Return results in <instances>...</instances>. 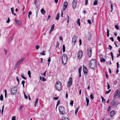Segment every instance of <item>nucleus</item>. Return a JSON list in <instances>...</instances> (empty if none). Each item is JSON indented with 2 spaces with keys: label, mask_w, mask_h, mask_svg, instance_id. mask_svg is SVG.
<instances>
[{
  "label": "nucleus",
  "mask_w": 120,
  "mask_h": 120,
  "mask_svg": "<svg viewBox=\"0 0 120 120\" xmlns=\"http://www.w3.org/2000/svg\"><path fill=\"white\" fill-rule=\"evenodd\" d=\"M96 60L95 59H92L90 63V67L91 69L95 70L97 66L96 64Z\"/></svg>",
  "instance_id": "obj_1"
},
{
  "label": "nucleus",
  "mask_w": 120,
  "mask_h": 120,
  "mask_svg": "<svg viewBox=\"0 0 120 120\" xmlns=\"http://www.w3.org/2000/svg\"><path fill=\"white\" fill-rule=\"evenodd\" d=\"M56 88L57 90L60 91L62 88L61 83L59 81L57 82L56 84Z\"/></svg>",
  "instance_id": "obj_2"
},
{
  "label": "nucleus",
  "mask_w": 120,
  "mask_h": 120,
  "mask_svg": "<svg viewBox=\"0 0 120 120\" xmlns=\"http://www.w3.org/2000/svg\"><path fill=\"white\" fill-rule=\"evenodd\" d=\"M68 60V57L67 55L64 54L63 55L62 58V62L64 64H65Z\"/></svg>",
  "instance_id": "obj_3"
},
{
  "label": "nucleus",
  "mask_w": 120,
  "mask_h": 120,
  "mask_svg": "<svg viewBox=\"0 0 120 120\" xmlns=\"http://www.w3.org/2000/svg\"><path fill=\"white\" fill-rule=\"evenodd\" d=\"M59 110L60 114L62 115H63L65 112V110L64 107L60 106L59 108Z\"/></svg>",
  "instance_id": "obj_4"
},
{
  "label": "nucleus",
  "mask_w": 120,
  "mask_h": 120,
  "mask_svg": "<svg viewBox=\"0 0 120 120\" xmlns=\"http://www.w3.org/2000/svg\"><path fill=\"white\" fill-rule=\"evenodd\" d=\"M17 86H15L13 88L11 89V93L12 94L14 95L16 94L17 91Z\"/></svg>",
  "instance_id": "obj_5"
},
{
  "label": "nucleus",
  "mask_w": 120,
  "mask_h": 120,
  "mask_svg": "<svg viewBox=\"0 0 120 120\" xmlns=\"http://www.w3.org/2000/svg\"><path fill=\"white\" fill-rule=\"evenodd\" d=\"M87 54L88 56L90 57L91 56L92 49L91 47H88L87 48Z\"/></svg>",
  "instance_id": "obj_6"
},
{
  "label": "nucleus",
  "mask_w": 120,
  "mask_h": 120,
  "mask_svg": "<svg viewBox=\"0 0 120 120\" xmlns=\"http://www.w3.org/2000/svg\"><path fill=\"white\" fill-rule=\"evenodd\" d=\"M77 39V37L76 35H74L72 38V44L74 46L75 44L76 41V40Z\"/></svg>",
  "instance_id": "obj_7"
},
{
  "label": "nucleus",
  "mask_w": 120,
  "mask_h": 120,
  "mask_svg": "<svg viewBox=\"0 0 120 120\" xmlns=\"http://www.w3.org/2000/svg\"><path fill=\"white\" fill-rule=\"evenodd\" d=\"M77 1L76 0H73L72 3V6L74 9H75L76 7Z\"/></svg>",
  "instance_id": "obj_8"
},
{
  "label": "nucleus",
  "mask_w": 120,
  "mask_h": 120,
  "mask_svg": "<svg viewBox=\"0 0 120 120\" xmlns=\"http://www.w3.org/2000/svg\"><path fill=\"white\" fill-rule=\"evenodd\" d=\"M83 55V53L81 50L79 51L78 54V59H80Z\"/></svg>",
  "instance_id": "obj_9"
},
{
  "label": "nucleus",
  "mask_w": 120,
  "mask_h": 120,
  "mask_svg": "<svg viewBox=\"0 0 120 120\" xmlns=\"http://www.w3.org/2000/svg\"><path fill=\"white\" fill-rule=\"evenodd\" d=\"M72 79L71 77L69 78V80L68 82V85H67V87H70L72 84Z\"/></svg>",
  "instance_id": "obj_10"
},
{
  "label": "nucleus",
  "mask_w": 120,
  "mask_h": 120,
  "mask_svg": "<svg viewBox=\"0 0 120 120\" xmlns=\"http://www.w3.org/2000/svg\"><path fill=\"white\" fill-rule=\"evenodd\" d=\"M83 71L85 75H87L88 70L86 67L84 66H83Z\"/></svg>",
  "instance_id": "obj_11"
},
{
  "label": "nucleus",
  "mask_w": 120,
  "mask_h": 120,
  "mask_svg": "<svg viewBox=\"0 0 120 120\" xmlns=\"http://www.w3.org/2000/svg\"><path fill=\"white\" fill-rule=\"evenodd\" d=\"M16 23L18 25L20 26L22 24V22L20 20H19L16 19H15L14 20Z\"/></svg>",
  "instance_id": "obj_12"
},
{
  "label": "nucleus",
  "mask_w": 120,
  "mask_h": 120,
  "mask_svg": "<svg viewBox=\"0 0 120 120\" xmlns=\"http://www.w3.org/2000/svg\"><path fill=\"white\" fill-rule=\"evenodd\" d=\"M68 5V3L67 2H64V7H63V9L64 10H65L66 9Z\"/></svg>",
  "instance_id": "obj_13"
},
{
  "label": "nucleus",
  "mask_w": 120,
  "mask_h": 120,
  "mask_svg": "<svg viewBox=\"0 0 120 120\" xmlns=\"http://www.w3.org/2000/svg\"><path fill=\"white\" fill-rule=\"evenodd\" d=\"M25 59V58L24 57H22L21 58L17 63V65H19Z\"/></svg>",
  "instance_id": "obj_14"
},
{
  "label": "nucleus",
  "mask_w": 120,
  "mask_h": 120,
  "mask_svg": "<svg viewBox=\"0 0 120 120\" xmlns=\"http://www.w3.org/2000/svg\"><path fill=\"white\" fill-rule=\"evenodd\" d=\"M115 111L113 110H112L110 112V116L112 117H113L115 114Z\"/></svg>",
  "instance_id": "obj_15"
},
{
  "label": "nucleus",
  "mask_w": 120,
  "mask_h": 120,
  "mask_svg": "<svg viewBox=\"0 0 120 120\" xmlns=\"http://www.w3.org/2000/svg\"><path fill=\"white\" fill-rule=\"evenodd\" d=\"M119 104L118 102L117 101H115L114 102V107H116Z\"/></svg>",
  "instance_id": "obj_16"
},
{
  "label": "nucleus",
  "mask_w": 120,
  "mask_h": 120,
  "mask_svg": "<svg viewBox=\"0 0 120 120\" xmlns=\"http://www.w3.org/2000/svg\"><path fill=\"white\" fill-rule=\"evenodd\" d=\"M86 105L88 106L89 105V101L88 98H87V97H86Z\"/></svg>",
  "instance_id": "obj_17"
},
{
  "label": "nucleus",
  "mask_w": 120,
  "mask_h": 120,
  "mask_svg": "<svg viewBox=\"0 0 120 120\" xmlns=\"http://www.w3.org/2000/svg\"><path fill=\"white\" fill-rule=\"evenodd\" d=\"M91 38V34H89L88 35L87 37V39L88 40H90Z\"/></svg>",
  "instance_id": "obj_18"
},
{
  "label": "nucleus",
  "mask_w": 120,
  "mask_h": 120,
  "mask_svg": "<svg viewBox=\"0 0 120 120\" xmlns=\"http://www.w3.org/2000/svg\"><path fill=\"white\" fill-rule=\"evenodd\" d=\"M119 92V90L118 89H117L116 92L114 94V98H115L117 96V94H118V92Z\"/></svg>",
  "instance_id": "obj_19"
},
{
  "label": "nucleus",
  "mask_w": 120,
  "mask_h": 120,
  "mask_svg": "<svg viewBox=\"0 0 120 120\" xmlns=\"http://www.w3.org/2000/svg\"><path fill=\"white\" fill-rule=\"evenodd\" d=\"M41 13L43 15L45 14V10L43 9L42 8L41 10Z\"/></svg>",
  "instance_id": "obj_20"
},
{
  "label": "nucleus",
  "mask_w": 120,
  "mask_h": 120,
  "mask_svg": "<svg viewBox=\"0 0 120 120\" xmlns=\"http://www.w3.org/2000/svg\"><path fill=\"white\" fill-rule=\"evenodd\" d=\"M77 23L78 24V25L79 26H80V19H78L76 21Z\"/></svg>",
  "instance_id": "obj_21"
},
{
  "label": "nucleus",
  "mask_w": 120,
  "mask_h": 120,
  "mask_svg": "<svg viewBox=\"0 0 120 120\" xmlns=\"http://www.w3.org/2000/svg\"><path fill=\"white\" fill-rule=\"evenodd\" d=\"M59 13H58L56 16V20H58L59 19Z\"/></svg>",
  "instance_id": "obj_22"
},
{
  "label": "nucleus",
  "mask_w": 120,
  "mask_h": 120,
  "mask_svg": "<svg viewBox=\"0 0 120 120\" xmlns=\"http://www.w3.org/2000/svg\"><path fill=\"white\" fill-rule=\"evenodd\" d=\"M38 101V98L36 99L34 104V106H36L37 104Z\"/></svg>",
  "instance_id": "obj_23"
},
{
  "label": "nucleus",
  "mask_w": 120,
  "mask_h": 120,
  "mask_svg": "<svg viewBox=\"0 0 120 120\" xmlns=\"http://www.w3.org/2000/svg\"><path fill=\"white\" fill-rule=\"evenodd\" d=\"M101 98L102 100V101L103 103H105L106 102V100H105L103 97H101Z\"/></svg>",
  "instance_id": "obj_24"
},
{
  "label": "nucleus",
  "mask_w": 120,
  "mask_h": 120,
  "mask_svg": "<svg viewBox=\"0 0 120 120\" xmlns=\"http://www.w3.org/2000/svg\"><path fill=\"white\" fill-rule=\"evenodd\" d=\"M48 59L47 61L49 62V63H48V66L49 67V64H50V62L51 61V59H50V57H49L48 58Z\"/></svg>",
  "instance_id": "obj_25"
},
{
  "label": "nucleus",
  "mask_w": 120,
  "mask_h": 120,
  "mask_svg": "<svg viewBox=\"0 0 120 120\" xmlns=\"http://www.w3.org/2000/svg\"><path fill=\"white\" fill-rule=\"evenodd\" d=\"M54 24H53L51 27V31H53V30L54 29Z\"/></svg>",
  "instance_id": "obj_26"
},
{
  "label": "nucleus",
  "mask_w": 120,
  "mask_h": 120,
  "mask_svg": "<svg viewBox=\"0 0 120 120\" xmlns=\"http://www.w3.org/2000/svg\"><path fill=\"white\" fill-rule=\"evenodd\" d=\"M79 108V107H78V108H76V110L75 111V114H76H76Z\"/></svg>",
  "instance_id": "obj_27"
},
{
  "label": "nucleus",
  "mask_w": 120,
  "mask_h": 120,
  "mask_svg": "<svg viewBox=\"0 0 120 120\" xmlns=\"http://www.w3.org/2000/svg\"><path fill=\"white\" fill-rule=\"evenodd\" d=\"M107 37H109V30L108 29H107Z\"/></svg>",
  "instance_id": "obj_28"
},
{
  "label": "nucleus",
  "mask_w": 120,
  "mask_h": 120,
  "mask_svg": "<svg viewBox=\"0 0 120 120\" xmlns=\"http://www.w3.org/2000/svg\"><path fill=\"white\" fill-rule=\"evenodd\" d=\"M63 52H64L65 51V47L64 44L63 46Z\"/></svg>",
  "instance_id": "obj_29"
},
{
  "label": "nucleus",
  "mask_w": 120,
  "mask_h": 120,
  "mask_svg": "<svg viewBox=\"0 0 120 120\" xmlns=\"http://www.w3.org/2000/svg\"><path fill=\"white\" fill-rule=\"evenodd\" d=\"M60 100H58V101L57 102V104L56 105V108L57 106L59 105V104H60Z\"/></svg>",
  "instance_id": "obj_30"
},
{
  "label": "nucleus",
  "mask_w": 120,
  "mask_h": 120,
  "mask_svg": "<svg viewBox=\"0 0 120 120\" xmlns=\"http://www.w3.org/2000/svg\"><path fill=\"white\" fill-rule=\"evenodd\" d=\"M21 77L24 79H26V78L25 77L24 75L23 74H22L21 75Z\"/></svg>",
  "instance_id": "obj_31"
},
{
  "label": "nucleus",
  "mask_w": 120,
  "mask_h": 120,
  "mask_svg": "<svg viewBox=\"0 0 120 120\" xmlns=\"http://www.w3.org/2000/svg\"><path fill=\"white\" fill-rule=\"evenodd\" d=\"M3 100V96L2 94H1L0 97V100L1 101H2Z\"/></svg>",
  "instance_id": "obj_32"
},
{
  "label": "nucleus",
  "mask_w": 120,
  "mask_h": 120,
  "mask_svg": "<svg viewBox=\"0 0 120 120\" xmlns=\"http://www.w3.org/2000/svg\"><path fill=\"white\" fill-rule=\"evenodd\" d=\"M101 61L103 62H105V59L104 58H101Z\"/></svg>",
  "instance_id": "obj_33"
},
{
  "label": "nucleus",
  "mask_w": 120,
  "mask_h": 120,
  "mask_svg": "<svg viewBox=\"0 0 120 120\" xmlns=\"http://www.w3.org/2000/svg\"><path fill=\"white\" fill-rule=\"evenodd\" d=\"M28 75L30 77H31V73L30 71H28Z\"/></svg>",
  "instance_id": "obj_34"
},
{
  "label": "nucleus",
  "mask_w": 120,
  "mask_h": 120,
  "mask_svg": "<svg viewBox=\"0 0 120 120\" xmlns=\"http://www.w3.org/2000/svg\"><path fill=\"white\" fill-rule=\"evenodd\" d=\"M73 101L72 100H71L70 101V105L71 106H73Z\"/></svg>",
  "instance_id": "obj_35"
},
{
  "label": "nucleus",
  "mask_w": 120,
  "mask_h": 120,
  "mask_svg": "<svg viewBox=\"0 0 120 120\" xmlns=\"http://www.w3.org/2000/svg\"><path fill=\"white\" fill-rule=\"evenodd\" d=\"M110 54L112 56V60H113V53L112 52H110Z\"/></svg>",
  "instance_id": "obj_36"
},
{
  "label": "nucleus",
  "mask_w": 120,
  "mask_h": 120,
  "mask_svg": "<svg viewBox=\"0 0 120 120\" xmlns=\"http://www.w3.org/2000/svg\"><path fill=\"white\" fill-rule=\"evenodd\" d=\"M97 0H95L94 1V2L93 5H97Z\"/></svg>",
  "instance_id": "obj_37"
},
{
  "label": "nucleus",
  "mask_w": 120,
  "mask_h": 120,
  "mask_svg": "<svg viewBox=\"0 0 120 120\" xmlns=\"http://www.w3.org/2000/svg\"><path fill=\"white\" fill-rule=\"evenodd\" d=\"M90 97L91 99H93L94 97H93V95L92 93H91L90 95Z\"/></svg>",
  "instance_id": "obj_38"
},
{
  "label": "nucleus",
  "mask_w": 120,
  "mask_h": 120,
  "mask_svg": "<svg viewBox=\"0 0 120 120\" xmlns=\"http://www.w3.org/2000/svg\"><path fill=\"white\" fill-rule=\"evenodd\" d=\"M115 27L117 30H119V26L117 25H116L115 26Z\"/></svg>",
  "instance_id": "obj_39"
},
{
  "label": "nucleus",
  "mask_w": 120,
  "mask_h": 120,
  "mask_svg": "<svg viewBox=\"0 0 120 120\" xmlns=\"http://www.w3.org/2000/svg\"><path fill=\"white\" fill-rule=\"evenodd\" d=\"M111 89H110L108 91H106V92L105 93L107 94H108L111 91Z\"/></svg>",
  "instance_id": "obj_40"
},
{
  "label": "nucleus",
  "mask_w": 120,
  "mask_h": 120,
  "mask_svg": "<svg viewBox=\"0 0 120 120\" xmlns=\"http://www.w3.org/2000/svg\"><path fill=\"white\" fill-rule=\"evenodd\" d=\"M111 12H112L113 10V6L112 3L111 4Z\"/></svg>",
  "instance_id": "obj_41"
},
{
  "label": "nucleus",
  "mask_w": 120,
  "mask_h": 120,
  "mask_svg": "<svg viewBox=\"0 0 120 120\" xmlns=\"http://www.w3.org/2000/svg\"><path fill=\"white\" fill-rule=\"evenodd\" d=\"M59 98V97H53V99L54 100H57Z\"/></svg>",
  "instance_id": "obj_42"
},
{
  "label": "nucleus",
  "mask_w": 120,
  "mask_h": 120,
  "mask_svg": "<svg viewBox=\"0 0 120 120\" xmlns=\"http://www.w3.org/2000/svg\"><path fill=\"white\" fill-rule=\"evenodd\" d=\"M59 43H58V42H57L56 43V48H58L59 47Z\"/></svg>",
  "instance_id": "obj_43"
},
{
  "label": "nucleus",
  "mask_w": 120,
  "mask_h": 120,
  "mask_svg": "<svg viewBox=\"0 0 120 120\" xmlns=\"http://www.w3.org/2000/svg\"><path fill=\"white\" fill-rule=\"evenodd\" d=\"M11 10L12 13H13L14 12V8L13 7L11 8Z\"/></svg>",
  "instance_id": "obj_44"
},
{
  "label": "nucleus",
  "mask_w": 120,
  "mask_h": 120,
  "mask_svg": "<svg viewBox=\"0 0 120 120\" xmlns=\"http://www.w3.org/2000/svg\"><path fill=\"white\" fill-rule=\"evenodd\" d=\"M39 46L38 45H36L35 46V48L37 50L39 49Z\"/></svg>",
  "instance_id": "obj_45"
},
{
  "label": "nucleus",
  "mask_w": 120,
  "mask_h": 120,
  "mask_svg": "<svg viewBox=\"0 0 120 120\" xmlns=\"http://www.w3.org/2000/svg\"><path fill=\"white\" fill-rule=\"evenodd\" d=\"M82 69V67H80L79 69V73H81V70Z\"/></svg>",
  "instance_id": "obj_46"
},
{
  "label": "nucleus",
  "mask_w": 120,
  "mask_h": 120,
  "mask_svg": "<svg viewBox=\"0 0 120 120\" xmlns=\"http://www.w3.org/2000/svg\"><path fill=\"white\" fill-rule=\"evenodd\" d=\"M19 65H17L16 64L15 67L14 68V70H15L17 68Z\"/></svg>",
  "instance_id": "obj_47"
},
{
  "label": "nucleus",
  "mask_w": 120,
  "mask_h": 120,
  "mask_svg": "<svg viewBox=\"0 0 120 120\" xmlns=\"http://www.w3.org/2000/svg\"><path fill=\"white\" fill-rule=\"evenodd\" d=\"M111 107L110 106H109L108 107L107 109V111H110V110L111 109Z\"/></svg>",
  "instance_id": "obj_48"
},
{
  "label": "nucleus",
  "mask_w": 120,
  "mask_h": 120,
  "mask_svg": "<svg viewBox=\"0 0 120 120\" xmlns=\"http://www.w3.org/2000/svg\"><path fill=\"white\" fill-rule=\"evenodd\" d=\"M41 54L43 55H45V51H44L42 52H41Z\"/></svg>",
  "instance_id": "obj_49"
},
{
  "label": "nucleus",
  "mask_w": 120,
  "mask_h": 120,
  "mask_svg": "<svg viewBox=\"0 0 120 120\" xmlns=\"http://www.w3.org/2000/svg\"><path fill=\"white\" fill-rule=\"evenodd\" d=\"M23 106V105H22L20 106L19 109V110H20V111H21L22 110V109Z\"/></svg>",
  "instance_id": "obj_50"
},
{
  "label": "nucleus",
  "mask_w": 120,
  "mask_h": 120,
  "mask_svg": "<svg viewBox=\"0 0 120 120\" xmlns=\"http://www.w3.org/2000/svg\"><path fill=\"white\" fill-rule=\"evenodd\" d=\"M67 18H68V20H67V22L68 23H68L69 22V17L68 15H67Z\"/></svg>",
  "instance_id": "obj_51"
},
{
  "label": "nucleus",
  "mask_w": 120,
  "mask_h": 120,
  "mask_svg": "<svg viewBox=\"0 0 120 120\" xmlns=\"http://www.w3.org/2000/svg\"><path fill=\"white\" fill-rule=\"evenodd\" d=\"M4 52L5 53V55H6L7 53L8 52L7 50H6L5 49H4Z\"/></svg>",
  "instance_id": "obj_52"
},
{
  "label": "nucleus",
  "mask_w": 120,
  "mask_h": 120,
  "mask_svg": "<svg viewBox=\"0 0 120 120\" xmlns=\"http://www.w3.org/2000/svg\"><path fill=\"white\" fill-rule=\"evenodd\" d=\"M10 19L9 17H8V19L7 20V21L6 22L8 23L10 22Z\"/></svg>",
  "instance_id": "obj_53"
},
{
  "label": "nucleus",
  "mask_w": 120,
  "mask_h": 120,
  "mask_svg": "<svg viewBox=\"0 0 120 120\" xmlns=\"http://www.w3.org/2000/svg\"><path fill=\"white\" fill-rule=\"evenodd\" d=\"M11 120H15V116H13Z\"/></svg>",
  "instance_id": "obj_54"
},
{
  "label": "nucleus",
  "mask_w": 120,
  "mask_h": 120,
  "mask_svg": "<svg viewBox=\"0 0 120 120\" xmlns=\"http://www.w3.org/2000/svg\"><path fill=\"white\" fill-rule=\"evenodd\" d=\"M4 105H3V107H2V110H1V113H2V114L3 113V109H4Z\"/></svg>",
  "instance_id": "obj_55"
},
{
  "label": "nucleus",
  "mask_w": 120,
  "mask_h": 120,
  "mask_svg": "<svg viewBox=\"0 0 120 120\" xmlns=\"http://www.w3.org/2000/svg\"><path fill=\"white\" fill-rule=\"evenodd\" d=\"M79 45H80L82 44V41L81 39H80L79 41Z\"/></svg>",
  "instance_id": "obj_56"
},
{
  "label": "nucleus",
  "mask_w": 120,
  "mask_h": 120,
  "mask_svg": "<svg viewBox=\"0 0 120 120\" xmlns=\"http://www.w3.org/2000/svg\"><path fill=\"white\" fill-rule=\"evenodd\" d=\"M42 80L43 81H45L46 80V79L44 77H42Z\"/></svg>",
  "instance_id": "obj_57"
},
{
  "label": "nucleus",
  "mask_w": 120,
  "mask_h": 120,
  "mask_svg": "<svg viewBox=\"0 0 120 120\" xmlns=\"http://www.w3.org/2000/svg\"><path fill=\"white\" fill-rule=\"evenodd\" d=\"M110 39L112 41H114V39L113 37L110 38Z\"/></svg>",
  "instance_id": "obj_58"
},
{
  "label": "nucleus",
  "mask_w": 120,
  "mask_h": 120,
  "mask_svg": "<svg viewBox=\"0 0 120 120\" xmlns=\"http://www.w3.org/2000/svg\"><path fill=\"white\" fill-rule=\"evenodd\" d=\"M107 84H108V87H107V89H109L110 88V86L108 84V83H107Z\"/></svg>",
  "instance_id": "obj_59"
},
{
  "label": "nucleus",
  "mask_w": 120,
  "mask_h": 120,
  "mask_svg": "<svg viewBox=\"0 0 120 120\" xmlns=\"http://www.w3.org/2000/svg\"><path fill=\"white\" fill-rule=\"evenodd\" d=\"M116 64H117V68L118 69L119 68V63L118 62H117L116 63Z\"/></svg>",
  "instance_id": "obj_60"
},
{
  "label": "nucleus",
  "mask_w": 120,
  "mask_h": 120,
  "mask_svg": "<svg viewBox=\"0 0 120 120\" xmlns=\"http://www.w3.org/2000/svg\"><path fill=\"white\" fill-rule=\"evenodd\" d=\"M117 39L118 40V41L120 42V37L119 36H118L117 38Z\"/></svg>",
  "instance_id": "obj_61"
},
{
  "label": "nucleus",
  "mask_w": 120,
  "mask_h": 120,
  "mask_svg": "<svg viewBox=\"0 0 120 120\" xmlns=\"http://www.w3.org/2000/svg\"><path fill=\"white\" fill-rule=\"evenodd\" d=\"M32 13V12L31 11H30L28 13V15H31Z\"/></svg>",
  "instance_id": "obj_62"
},
{
  "label": "nucleus",
  "mask_w": 120,
  "mask_h": 120,
  "mask_svg": "<svg viewBox=\"0 0 120 120\" xmlns=\"http://www.w3.org/2000/svg\"><path fill=\"white\" fill-rule=\"evenodd\" d=\"M87 22L89 24H91V22L90 20H87Z\"/></svg>",
  "instance_id": "obj_63"
},
{
  "label": "nucleus",
  "mask_w": 120,
  "mask_h": 120,
  "mask_svg": "<svg viewBox=\"0 0 120 120\" xmlns=\"http://www.w3.org/2000/svg\"><path fill=\"white\" fill-rule=\"evenodd\" d=\"M59 39L60 40H63V38L61 36H60L59 37Z\"/></svg>",
  "instance_id": "obj_64"
}]
</instances>
